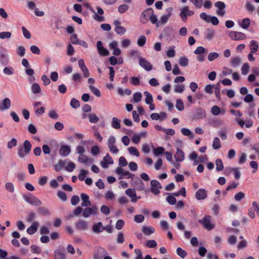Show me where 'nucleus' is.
<instances>
[{
	"instance_id": "nucleus-1",
	"label": "nucleus",
	"mask_w": 259,
	"mask_h": 259,
	"mask_svg": "<svg viewBox=\"0 0 259 259\" xmlns=\"http://www.w3.org/2000/svg\"><path fill=\"white\" fill-rule=\"evenodd\" d=\"M89 10L94 13L93 16V19L98 22H103L105 21V18L103 16L104 14V11L100 7L98 6L96 8L97 12H96L93 8L90 7L89 8Z\"/></svg>"
},
{
	"instance_id": "nucleus-2",
	"label": "nucleus",
	"mask_w": 259,
	"mask_h": 259,
	"mask_svg": "<svg viewBox=\"0 0 259 259\" xmlns=\"http://www.w3.org/2000/svg\"><path fill=\"white\" fill-rule=\"evenodd\" d=\"M116 139L113 136H109L107 140V145L110 152L112 154H117L119 152V149L116 146Z\"/></svg>"
},
{
	"instance_id": "nucleus-3",
	"label": "nucleus",
	"mask_w": 259,
	"mask_h": 259,
	"mask_svg": "<svg viewBox=\"0 0 259 259\" xmlns=\"http://www.w3.org/2000/svg\"><path fill=\"white\" fill-rule=\"evenodd\" d=\"M24 200L29 204L38 206L41 205L42 202L38 198L30 194L23 196Z\"/></svg>"
},
{
	"instance_id": "nucleus-4",
	"label": "nucleus",
	"mask_w": 259,
	"mask_h": 259,
	"mask_svg": "<svg viewBox=\"0 0 259 259\" xmlns=\"http://www.w3.org/2000/svg\"><path fill=\"white\" fill-rule=\"evenodd\" d=\"M174 158L176 163H175V166L178 168L180 164L178 163L183 162L185 159V154L184 152L179 148L176 149V152L174 154Z\"/></svg>"
},
{
	"instance_id": "nucleus-5",
	"label": "nucleus",
	"mask_w": 259,
	"mask_h": 259,
	"mask_svg": "<svg viewBox=\"0 0 259 259\" xmlns=\"http://www.w3.org/2000/svg\"><path fill=\"white\" fill-rule=\"evenodd\" d=\"M115 172L119 176V179H134V175L130 172L128 171L124 170L122 167H118L115 169Z\"/></svg>"
},
{
	"instance_id": "nucleus-6",
	"label": "nucleus",
	"mask_w": 259,
	"mask_h": 259,
	"mask_svg": "<svg viewBox=\"0 0 259 259\" xmlns=\"http://www.w3.org/2000/svg\"><path fill=\"white\" fill-rule=\"evenodd\" d=\"M200 17L207 23H211L213 25H217L219 23V19L217 17L211 16L204 12L201 13L200 14Z\"/></svg>"
},
{
	"instance_id": "nucleus-7",
	"label": "nucleus",
	"mask_w": 259,
	"mask_h": 259,
	"mask_svg": "<svg viewBox=\"0 0 259 259\" xmlns=\"http://www.w3.org/2000/svg\"><path fill=\"white\" fill-rule=\"evenodd\" d=\"M194 14V12L190 10L188 6H184L181 9L180 16L182 20L185 22L187 20L188 17L191 16L193 15Z\"/></svg>"
},
{
	"instance_id": "nucleus-8",
	"label": "nucleus",
	"mask_w": 259,
	"mask_h": 259,
	"mask_svg": "<svg viewBox=\"0 0 259 259\" xmlns=\"http://www.w3.org/2000/svg\"><path fill=\"white\" fill-rule=\"evenodd\" d=\"M228 35L233 40H242L246 38V35L245 33L239 31H231L229 32Z\"/></svg>"
},
{
	"instance_id": "nucleus-9",
	"label": "nucleus",
	"mask_w": 259,
	"mask_h": 259,
	"mask_svg": "<svg viewBox=\"0 0 259 259\" xmlns=\"http://www.w3.org/2000/svg\"><path fill=\"white\" fill-rule=\"evenodd\" d=\"M211 219L210 215H205L202 219L199 220V222L207 230H211L214 228V225L211 223Z\"/></svg>"
},
{
	"instance_id": "nucleus-10",
	"label": "nucleus",
	"mask_w": 259,
	"mask_h": 259,
	"mask_svg": "<svg viewBox=\"0 0 259 259\" xmlns=\"http://www.w3.org/2000/svg\"><path fill=\"white\" fill-rule=\"evenodd\" d=\"M214 6L215 7L218 8V10L216 11V14L219 16L223 17L225 16L226 14V5L225 4L221 1L217 2L214 4Z\"/></svg>"
},
{
	"instance_id": "nucleus-11",
	"label": "nucleus",
	"mask_w": 259,
	"mask_h": 259,
	"mask_svg": "<svg viewBox=\"0 0 259 259\" xmlns=\"http://www.w3.org/2000/svg\"><path fill=\"white\" fill-rule=\"evenodd\" d=\"M98 213V209L96 206L88 207L83 210V216L84 218H88L91 215H97Z\"/></svg>"
},
{
	"instance_id": "nucleus-12",
	"label": "nucleus",
	"mask_w": 259,
	"mask_h": 259,
	"mask_svg": "<svg viewBox=\"0 0 259 259\" xmlns=\"http://www.w3.org/2000/svg\"><path fill=\"white\" fill-rule=\"evenodd\" d=\"M139 65L145 70L149 71L153 68V66L150 62L145 58L140 57L139 58Z\"/></svg>"
},
{
	"instance_id": "nucleus-13",
	"label": "nucleus",
	"mask_w": 259,
	"mask_h": 259,
	"mask_svg": "<svg viewBox=\"0 0 259 259\" xmlns=\"http://www.w3.org/2000/svg\"><path fill=\"white\" fill-rule=\"evenodd\" d=\"M151 192L155 195L160 193V189L161 188L160 184L156 180H152L150 182Z\"/></svg>"
},
{
	"instance_id": "nucleus-14",
	"label": "nucleus",
	"mask_w": 259,
	"mask_h": 259,
	"mask_svg": "<svg viewBox=\"0 0 259 259\" xmlns=\"http://www.w3.org/2000/svg\"><path fill=\"white\" fill-rule=\"evenodd\" d=\"M113 163V160L109 154H107L106 156L104 157L103 160L100 162L101 166L103 168H108L109 164H112Z\"/></svg>"
},
{
	"instance_id": "nucleus-15",
	"label": "nucleus",
	"mask_w": 259,
	"mask_h": 259,
	"mask_svg": "<svg viewBox=\"0 0 259 259\" xmlns=\"http://www.w3.org/2000/svg\"><path fill=\"white\" fill-rule=\"evenodd\" d=\"M9 62V58L8 54L4 51L3 48L0 47V63L6 65Z\"/></svg>"
},
{
	"instance_id": "nucleus-16",
	"label": "nucleus",
	"mask_w": 259,
	"mask_h": 259,
	"mask_svg": "<svg viewBox=\"0 0 259 259\" xmlns=\"http://www.w3.org/2000/svg\"><path fill=\"white\" fill-rule=\"evenodd\" d=\"M97 48L98 53L100 55L102 56H106L109 55V51L103 46V44L101 41H98L97 42Z\"/></svg>"
},
{
	"instance_id": "nucleus-17",
	"label": "nucleus",
	"mask_w": 259,
	"mask_h": 259,
	"mask_svg": "<svg viewBox=\"0 0 259 259\" xmlns=\"http://www.w3.org/2000/svg\"><path fill=\"white\" fill-rule=\"evenodd\" d=\"M125 194L131 198L132 202H136L138 199H140V197H137L136 191L134 189H128L125 191Z\"/></svg>"
},
{
	"instance_id": "nucleus-18",
	"label": "nucleus",
	"mask_w": 259,
	"mask_h": 259,
	"mask_svg": "<svg viewBox=\"0 0 259 259\" xmlns=\"http://www.w3.org/2000/svg\"><path fill=\"white\" fill-rule=\"evenodd\" d=\"M117 46L118 44L116 41H112L109 45V48L113 50V54L115 56H118L121 54V51Z\"/></svg>"
},
{
	"instance_id": "nucleus-19",
	"label": "nucleus",
	"mask_w": 259,
	"mask_h": 259,
	"mask_svg": "<svg viewBox=\"0 0 259 259\" xmlns=\"http://www.w3.org/2000/svg\"><path fill=\"white\" fill-rule=\"evenodd\" d=\"M207 196V192L204 189H199L195 194V197L198 200H204Z\"/></svg>"
},
{
	"instance_id": "nucleus-20",
	"label": "nucleus",
	"mask_w": 259,
	"mask_h": 259,
	"mask_svg": "<svg viewBox=\"0 0 259 259\" xmlns=\"http://www.w3.org/2000/svg\"><path fill=\"white\" fill-rule=\"evenodd\" d=\"M78 160L79 162L84 163L87 165H90L93 162V160L92 158H88L83 154H80Z\"/></svg>"
},
{
	"instance_id": "nucleus-21",
	"label": "nucleus",
	"mask_w": 259,
	"mask_h": 259,
	"mask_svg": "<svg viewBox=\"0 0 259 259\" xmlns=\"http://www.w3.org/2000/svg\"><path fill=\"white\" fill-rule=\"evenodd\" d=\"M71 152L70 147L67 145H62L61 146L59 153L63 157L68 156Z\"/></svg>"
},
{
	"instance_id": "nucleus-22",
	"label": "nucleus",
	"mask_w": 259,
	"mask_h": 259,
	"mask_svg": "<svg viewBox=\"0 0 259 259\" xmlns=\"http://www.w3.org/2000/svg\"><path fill=\"white\" fill-rule=\"evenodd\" d=\"M54 256L55 259H66L64 248H60L56 249L54 251Z\"/></svg>"
},
{
	"instance_id": "nucleus-23",
	"label": "nucleus",
	"mask_w": 259,
	"mask_h": 259,
	"mask_svg": "<svg viewBox=\"0 0 259 259\" xmlns=\"http://www.w3.org/2000/svg\"><path fill=\"white\" fill-rule=\"evenodd\" d=\"M250 52L256 53L259 49V44L255 40H251L249 45Z\"/></svg>"
},
{
	"instance_id": "nucleus-24",
	"label": "nucleus",
	"mask_w": 259,
	"mask_h": 259,
	"mask_svg": "<svg viewBox=\"0 0 259 259\" xmlns=\"http://www.w3.org/2000/svg\"><path fill=\"white\" fill-rule=\"evenodd\" d=\"M75 228L78 230H85L88 228V223L83 220H80L75 224Z\"/></svg>"
},
{
	"instance_id": "nucleus-25",
	"label": "nucleus",
	"mask_w": 259,
	"mask_h": 259,
	"mask_svg": "<svg viewBox=\"0 0 259 259\" xmlns=\"http://www.w3.org/2000/svg\"><path fill=\"white\" fill-rule=\"evenodd\" d=\"M39 225V223L37 221L33 222L32 224L27 228V233L30 235L33 234L37 231Z\"/></svg>"
},
{
	"instance_id": "nucleus-26",
	"label": "nucleus",
	"mask_w": 259,
	"mask_h": 259,
	"mask_svg": "<svg viewBox=\"0 0 259 259\" xmlns=\"http://www.w3.org/2000/svg\"><path fill=\"white\" fill-rule=\"evenodd\" d=\"M166 117V114L164 112H161L160 114L157 113H153L150 115L151 118L155 120H163Z\"/></svg>"
},
{
	"instance_id": "nucleus-27",
	"label": "nucleus",
	"mask_w": 259,
	"mask_h": 259,
	"mask_svg": "<svg viewBox=\"0 0 259 259\" xmlns=\"http://www.w3.org/2000/svg\"><path fill=\"white\" fill-rule=\"evenodd\" d=\"M81 200L82 201L81 203V206L83 207H87L91 205V202L89 200V196L84 193H82L80 195Z\"/></svg>"
},
{
	"instance_id": "nucleus-28",
	"label": "nucleus",
	"mask_w": 259,
	"mask_h": 259,
	"mask_svg": "<svg viewBox=\"0 0 259 259\" xmlns=\"http://www.w3.org/2000/svg\"><path fill=\"white\" fill-rule=\"evenodd\" d=\"M142 231L145 235L149 236L155 232V229L152 226H143Z\"/></svg>"
},
{
	"instance_id": "nucleus-29",
	"label": "nucleus",
	"mask_w": 259,
	"mask_h": 259,
	"mask_svg": "<svg viewBox=\"0 0 259 259\" xmlns=\"http://www.w3.org/2000/svg\"><path fill=\"white\" fill-rule=\"evenodd\" d=\"M93 231L96 233L102 232L104 231V226L101 222H98L93 226Z\"/></svg>"
},
{
	"instance_id": "nucleus-30",
	"label": "nucleus",
	"mask_w": 259,
	"mask_h": 259,
	"mask_svg": "<svg viewBox=\"0 0 259 259\" xmlns=\"http://www.w3.org/2000/svg\"><path fill=\"white\" fill-rule=\"evenodd\" d=\"M111 126L114 129H119L121 127V121L120 119H118L116 117H113L112 119Z\"/></svg>"
},
{
	"instance_id": "nucleus-31",
	"label": "nucleus",
	"mask_w": 259,
	"mask_h": 259,
	"mask_svg": "<svg viewBox=\"0 0 259 259\" xmlns=\"http://www.w3.org/2000/svg\"><path fill=\"white\" fill-rule=\"evenodd\" d=\"M11 101L8 98H5L2 101V105L0 107L2 110H7L10 108Z\"/></svg>"
},
{
	"instance_id": "nucleus-32",
	"label": "nucleus",
	"mask_w": 259,
	"mask_h": 259,
	"mask_svg": "<svg viewBox=\"0 0 259 259\" xmlns=\"http://www.w3.org/2000/svg\"><path fill=\"white\" fill-rule=\"evenodd\" d=\"M215 35V31L211 28H207L205 33V38L208 40H211Z\"/></svg>"
},
{
	"instance_id": "nucleus-33",
	"label": "nucleus",
	"mask_w": 259,
	"mask_h": 259,
	"mask_svg": "<svg viewBox=\"0 0 259 259\" xmlns=\"http://www.w3.org/2000/svg\"><path fill=\"white\" fill-rule=\"evenodd\" d=\"M31 90L34 94L40 93L41 92V88L39 84L36 82H33L31 84Z\"/></svg>"
},
{
	"instance_id": "nucleus-34",
	"label": "nucleus",
	"mask_w": 259,
	"mask_h": 259,
	"mask_svg": "<svg viewBox=\"0 0 259 259\" xmlns=\"http://www.w3.org/2000/svg\"><path fill=\"white\" fill-rule=\"evenodd\" d=\"M127 151L131 155L139 157L140 155V152L138 149L134 146L130 147L127 148Z\"/></svg>"
},
{
	"instance_id": "nucleus-35",
	"label": "nucleus",
	"mask_w": 259,
	"mask_h": 259,
	"mask_svg": "<svg viewBox=\"0 0 259 259\" xmlns=\"http://www.w3.org/2000/svg\"><path fill=\"white\" fill-rule=\"evenodd\" d=\"M250 24V19L247 18L243 19L241 22L239 23V25L243 29H247Z\"/></svg>"
},
{
	"instance_id": "nucleus-36",
	"label": "nucleus",
	"mask_w": 259,
	"mask_h": 259,
	"mask_svg": "<svg viewBox=\"0 0 259 259\" xmlns=\"http://www.w3.org/2000/svg\"><path fill=\"white\" fill-rule=\"evenodd\" d=\"M152 13V10H147L146 11H144L140 17L141 21L143 23H145L147 20V17L149 16L151 13Z\"/></svg>"
},
{
	"instance_id": "nucleus-37",
	"label": "nucleus",
	"mask_w": 259,
	"mask_h": 259,
	"mask_svg": "<svg viewBox=\"0 0 259 259\" xmlns=\"http://www.w3.org/2000/svg\"><path fill=\"white\" fill-rule=\"evenodd\" d=\"M212 146L214 150H218L221 148V144L219 138L215 137L214 138Z\"/></svg>"
},
{
	"instance_id": "nucleus-38",
	"label": "nucleus",
	"mask_w": 259,
	"mask_h": 259,
	"mask_svg": "<svg viewBox=\"0 0 259 259\" xmlns=\"http://www.w3.org/2000/svg\"><path fill=\"white\" fill-rule=\"evenodd\" d=\"M250 66L248 63H245L243 64L241 68V73L243 75H246L249 72Z\"/></svg>"
},
{
	"instance_id": "nucleus-39",
	"label": "nucleus",
	"mask_w": 259,
	"mask_h": 259,
	"mask_svg": "<svg viewBox=\"0 0 259 259\" xmlns=\"http://www.w3.org/2000/svg\"><path fill=\"white\" fill-rule=\"evenodd\" d=\"M89 88V89L90 90V91L96 97H101V94L100 91L98 88H97L96 87H95V86H94L93 85H90Z\"/></svg>"
},
{
	"instance_id": "nucleus-40",
	"label": "nucleus",
	"mask_w": 259,
	"mask_h": 259,
	"mask_svg": "<svg viewBox=\"0 0 259 259\" xmlns=\"http://www.w3.org/2000/svg\"><path fill=\"white\" fill-rule=\"evenodd\" d=\"M185 90V85L183 84H178L174 87V91L176 93H182Z\"/></svg>"
},
{
	"instance_id": "nucleus-41",
	"label": "nucleus",
	"mask_w": 259,
	"mask_h": 259,
	"mask_svg": "<svg viewBox=\"0 0 259 259\" xmlns=\"http://www.w3.org/2000/svg\"><path fill=\"white\" fill-rule=\"evenodd\" d=\"M144 95L145 96V103L147 104H148L151 102H153V99L151 94L147 91H145L144 92Z\"/></svg>"
},
{
	"instance_id": "nucleus-42",
	"label": "nucleus",
	"mask_w": 259,
	"mask_h": 259,
	"mask_svg": "<svg viewBox=\"0 0 259 259\" xmlns=\"http://www.w3.org/2000/svg\"><path fill=\"white\" fill-rule=\"evenodd\" d=\"M241 59L238 57H234L231 59V66L234 67L238 66L241 63Z\"/></svg>"
},
{
	"instance_id": "nucleus-43",
	"label": "nucleus",
	"mask_w": 259,
	"mask_h": 259,
	"mask_svg": "<svg viewBox=\"0 0 259 259\" xmlns=\"http://www.w3.org/2000/svg\"><path fill=\"white\" fill-rule=\"evenodd\" d=\"M5 189L7 191L11 193H13L15 191V187L14 184L11 182H7L5 184Z\"/></svg>"
},
{
	"instance_id": "nucleus-44",
	"label": "nucleus",
	"mask_w": 259,
	"mask_h": 259,
	"mask_svg": "<svg viewBox=\"0 0 259 259\" xmlns=\"http://www.w3.org/2000/svg\"><path fill=\"white\" fill-rule=\"evenodd\" d=\"M21 148L29 153L31 149V144L29 141L25 140L23 143V147Z\"/></svg>"
},
{
	"instance_id": "nucleus-45",
	"label": "nucleus",
	"mask_w": 259,
	"mask_h": 259,
	"mask_svg": "<svg viewBox=\"0 0 259 259\" xmlns=\"http://www.w3.org/2000/svg\"><path fill=\"white\" fill-rule=\"evenodd\" d=\"M21 148L29 153L31 149V144L29 141L25 140L23 143V147Z\"/></svg>"
},
{
	"instance_id": "nucleus-46",
	"label": "nucleus",
	"mask_w": 259,
	"mask_h": 259,
	"mask_svg": "<svg viewBox=\"0 0 259 259\" xmlns=\"http://www.w3.org/2000/svg\"><path fill=\"white\" fill-rule=\"evenodd\" d=\"M16 53L20 57H23L25 54V49L22 46H19L16 49Z\"/></svg>"
},
{
	"instance_id": "nucleus-47",
	"label": "nucleus",
	"mask_w": 259,
	"mask_h": 259,
	"mask_svg": "<svg viewBox=\"0 0 259 259\" xmlns=\"http://www.w3.org/2000/svg\"><path fill=\"white\" fill-rule=\"evenodd\" d=\"M175 46H171L169 47L167 52H166V55L169 58H173L176 55V52L175 50Z\"/></svg>"
},
{
	"instance_id": "nucleus-48",
	"label": "nucleus",
	"mask_w": 259,
	"mask_h": 259,
	"mask_svg": "<svg viewBox=\"0 0 259 259\" xmlns=\"http://www.w3.org/2000/svg\"><path fill=\"white\" fill-rule=\"evenodd\" d=\"M135 185L137 186V189L139 191H143L145 189V186L143 182L140 180H137L135 182Z\"/></svg>"
},
{
	"instance_id": "nucleus-49",
	"label": "nucleus",
	"mask_w": 259,
	"mask_h": 259,
	"mask_svg": "<svg viewBox=\"0 0 259 259\" xmlns=\"http://www.w3.org/2000/svg\"><path fill=\"white\" fill-rule=\"evenodd\" d=\"M164 152V149L162 147H159L153 149V153L155 156H158Z\"/></svg>"
},
{
	"instance_id": "nucleus-50",
	"label": "nucleus",
	"mask_w": 259,
	"mask_h": 259,
	"mask_svg": "<svg viewBox=\"0 0 259 259\" xmlns=\"http://www.w3.org/2000/svg\"><path fill=\"white\" fill-rule=\"evenodd\" d=\"M142 98V95L140 92H136L133 94V102L138 103L140 102Z\"/></svg>"
},
{
	"instance_id": "nucleus-51",
	"label": "nucleus",
	"mask_w": 259,
	"mask_h": 259,
	"mask_svg": "<svg viewBox=\"0 0 259 259\" xmlns=\"http://www.w3.org/2000/svg\"><path fill=\"white\" fill-rule=\"evenodd\" d=\"M179 64L182 67H186L188 65L189 61L186 57H181L179 59Z\"/></svg>"
},
{
	"instance_id": "nucleus-52",
	"label": "nucleus",
	"mask_w": 259,
	"mask_h": 259,
	"mask_svg": "<svg viewBox=\"0 0 259 259\" xmlns=\"http://www.w3.org/2000/svg\"><path fill=\"white\" fill-rule=\"evenodd\" d=\"M216 170L217 171H222L224 169L223 161L220 159H217L215 161Z\"/></svg>"
},
{
	"instance_id": "nucleus-53",
	"label": "nucleus",
	"mask_w": 259,
	"mask_h": 259,
	"mask_svg": "<svg viewBox=\"0 0 259 259\" xmlns=\"http://www.w3.org/2000/svg\"><path fill=\"white\" fill-rule=\"evenodd\" d=\"M12 36V33L9 31H3L0 32V38L1 39H9Z\"/></svg>"
},
{
	"instance_id": "nucleus-54",
	"label": "nucleus",
	"mask_w": 259,
	"mask_h": 259,
	"mask_svg": "<svg viewBox=\"0 0 259 259\" xmlns=\"http://www.w3.org/2000/svg\"><path fill=\"white\" fill-rule=\"evenodd\" d=\"M89 121L93 123H97L99 121V117L96 115L92 113L89 115Z\"/></svg>"
},
{
	"instance_id": "nucleus-55",
	"label": "nucleus",
	"mask_w": 259,
	"mask_h": 259,
	"mask_svg": "<svg viewBox=\"0 0 259 259\" xmlns=\"http://www.w3.org/2000/svg\"><path fill=\"white\" fill-rule=\"evenodd\" d=\"M177 253L182 258H184L187 254L186 251L180 247L177 248Z\"/></svg>"
},
{
	"instance_id": "nucleus-56",
	"label": "nucleus",
	"mask_w": 259,
	"mask_h": 259,
	"mask_svg": "<svg viewBox=\"0 0 259 259\" xmlns=\"http://www.w3.org/2000/svg\"><path fill=\"white\" fill-rule=\"evenodd\" d=\"M176 107L179 111H183L184 109V103L181 99L177 100Z\"/></svg>"
},
{
	"instance_id": "nucleus-57",
	"label": "nucleus",
	"mask_w": 259,
	"mask_h": 259,
	"mask_svg": "<svg viewBox=\"0 0 259 259\" xmlns=\"http://www.w3.org/2000/svg\"><path fill=\"white\" fill-rule=\"evenodd\" d=\"M75 168V164L71 161H69L67 165L65 166V170L68 172H72Z\"/></svg>"
},
{
	"instance_id": "nucleus-58",
	"label": "nucleus",
	"mask_w": 259,
	"mask_h": 259,
	"mask_svg": "<svg viewBox=\"0 0 259 259\" xmlns=\"http://www.w3.org/2000/svg\"><path fill=\"white\" fill-rule=\"evenodd\" d=\"M182 134L186 136H189L190 138L193 137V134L192 132L188 128H182L181 130Z\"/></svg>"
},
{
	"instance_id": "nucleus-59",
	"label": "nucleus",
	"mask_w": 259,
	"mask_h": 259,
	"mask_svg": "<svg viewBox=\"0 0 259 259\" xmlns=\"http://www.w3.org/2000/svg\"><path fill=\"white\" fill-rule=\"evenodd\" d=\"M3 72L6 75H11L14 73V69L12 67H6L4 68Z\"/></svg>"
},
{
	"instance_id": "nucleus-60",
	"label": "nucleus",
	"mask_w": 259,
	"mask_h": 259,
	"mask_svg": "<svg viewBox=\"0 0 259 259\" xmlns=\"http://www.w3.org/2000/svg\"><path fill=\"white\" fill-rule=\"evenodd\" d=\"M157 244L154 240H149L146 242V246L150 248H153L156 247Z\"/></svg>"
},
{
	"instance_id": "nucleus-61",
	"label": "nucleus",
	"mask_w": 259,
	"mask_h": 259,
	"mask_svg": "<svg viewBox=\"0 0 259 259\" xmlns=\"http://www.w3.org/2000/svg\"><path fill=\"white\" fill-rule=\"evenodd\" d=\"M211 113L215 116H217L221 113V109L217 105L213 106L211 109Z\"/></svg>"
},
{
	"instance_id": "nucleus-62",
	"label": "nucleus",
	"mask_w": 259,
	"mask_h": 259,
	"mask_svg": "<svg viewBox=\"0 0 259 259\" xmlns=\"http://www.w3.org/2000/svg\"><path fill=\"white\" fill-rule=\"evenodd\" d=\"M91 154L94 156L98 155L100 152L99 147L97 145L93 146L91 149Z\"/></svg>"
},
{
	"instance_id": "nucleus-63",
	"label": "nucleus",
	"mask_w": 259,
	"mask_h": 259,
	"mask_svg": "<svg viewBox=\"0 0 259 259\" xmlns=\"http://www.w3.org/2000/svg\"><path fill=\"white\" fill-rule=\"evenodd\" d=\"M118 164L120 166L119 167H121L126 166L128 163L125 157L121 156L119 158Z\"/></svg>"
},
{
	"instance_id": "nucleus-64",
	"label": "nucleus",
	"mask_w": 259,
	"mask_h": 259,
	"mask_svg": "<svg viewBox=\"0 0 259 259\" xmlns=\"http://www.w3.org/2000/svg\"><path fill=\"white\" fill-rule=\"evenodd\" d=\"M219 57V55L218 53L211 52L208 54L207 58L209 61H212L217 59Z\"/></svg>"
}]
</instances>
